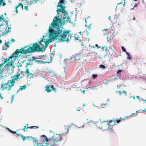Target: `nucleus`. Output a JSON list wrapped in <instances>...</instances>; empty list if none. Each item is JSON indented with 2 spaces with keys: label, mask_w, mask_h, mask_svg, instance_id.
<instances>
[{
  "label": "nucleus",
  "mask_w": 146,
  "mask_h": 146,
  "mask_svg": "<svg viewBox=\"0 0 146 146\" xmlns=\"http://www.w3.org/2000/svg\"><path fill=\"white\" fill-rule=\"evenodd\" d=\"M121 72V70H118L117 72V73L119 74V72Z\"/></svg>",
  "instance_id": "09e8293b"
},
{
  "label": "nucleus",
  "mask_w": 146,
  "mask_h": 146,
  "mask_svg": "<svg viewBox=\"0 0 146 146\" xmlns=\"http://www.w3.org/2000/svg\"><path fill=\"white\" fill-rule=\"evenodd\" d=\"M15 134L18 136H21V135H22L21 134V133H16Z\"/></svg>",
  "instance_id": "c03bdc74"
},
{
  "label": "nucleus",
  "mask_w": 146,
  "mask_h": 146,
  "mask_svg": "<svg viewBox=\"0 0 146 146\" xmlns=\"http://www.w3.org/2000/svg\"><path fill=\"white\" fill-rule=\"evenodd\" d=\"M81 33H82V32L81 31H80V32H79V34H81Z\"/></svg>",
  "instance_id": "338daca9"
},
{
  "label": "nucleus",
  "mask_w": 146,
  "mask_h": 146,
  "mask_svg": "<svg viewBox=\"0 0 146 146\" xmlns=\"http://www.w3.org/2000/svg\"><path fill=\"white\" fill-rule=\"evenodd\" d=\"M125 2L124 1V3H123V5L124 6V7L125 6Z\"/></svg>",
  "instance_id": "680f3d73"
},
{
  "label": "nucleus",
  "mask_w": 146,
  "mask_h": 146,
  "mask_svg": "<svg viewBox=\"0 0 146 146\" xmlns=\"http://www.w3.org/2000/svg\"><path fill=\"white\" fill-rule=\"evenodd\" d=\"M15 95H13L11 97V103L12 102L13 100V99L14 98Z\"/></svg>",
  "instance_id": "f704fd0d"
},
{
  "label": "nucleus",
  "mask_w": 146,
  "mask_h": 146,
  "mask_svg": "<svg viewBox=\"0 0 146 146\" xmlns=\"http://www.w3.org/2000/svg\"><path fill=\"white\" fill-rule=\"evenodd\" d=\"M36 127V128H39V127L38 126H32L31 127H27V129H33V127Z\"/></svg>",
  "instance_id": "cd10ccee"
},
{
  "label": "nucleus",
  "mask_w": 146,
  "mask_h": 146,
  "mask_svg": "<svg viewBox=\"0 0 146 146\" xmlns=\"http://www.w3.org/2000/svg\"><path fill=\"white\" fill-rule=\"evenodd\" d=\"M3 63L0 64V69H1V68L3 66Z\"/></svg>",
  "instance_id": "a18cd8bd"
},
{
  "label": "nucleus",
  "mask_w": 146,
  "mask_h": 146,
  "mask_svg": "<svg viewBox=\"0 0 146 146\" xmlns=\"http://www.w3.org/2000/svg\"><path fill=\"white\" fill-rule=\"evenodd\" d=\"M80 55H75L74 56L71 57V59L72 60H74L75 61H77L80 59Z\"/></svg>",
  "instance_id": "f8f14e48"
},
{
  "label": "nucleus",
  "mask_w": 146,
  "mask_h": 146,
  "mask_svg": "<svg viewBox=\"0 0 146 146\" xmlns=\"http://www.w3.org/2000/svg\"><path fill=\"white\" fill-rule=\"evenodd\" d=\"M65 17H62V15H60L55 17L51 25L49 28V32L50 33L49 38H51L48 40H46L44 36L43 38H41V40L39 42L41 46L37 42L33 44L32 46H25L23 47H21L20 49H17L11 55H19V54L26 55L27 53H34L36 52H43L45 50L49 43L54 40H59V41H66L69 42L71 39L72 36L70 35L69 30L64 31L63 30V28L60 25L64 24L63 20H66Z\"/></svg>",
  "instance_id": "f257e3e1"
},
{
  "label": "nucleus",
  "mask_w": 146,
  "mask_h": 146,
  "mask_svg": "<svg viewBox=\"0 0 146 146\" xmlns=\"http://www.w3.org/2000/svg\"><path fill=\"white\" fill-rule=\"evenodd\" d=\"M109 123L108 121H106V122L105 121L104 122H102L101 123V125H102V127H99V128L102 129V128L104 130H108L109 129V127H110L108 123Z\"/></svg>",
  "instance_id": "0eeeda50"
},
{
  "label": "nucleus",
  "mask_w": 146,
  "mask_h": 146,
  "mask_svg": "<svg viewBox=\"0 0 146 146\" xmlns=\"http://www.w3.org/2000/svg\"><path fill=\"white\" fill-rule=\"evenodd\" d=\"M134 114H135V113H132L131 115H130L129 116H132V115H134Z\"/></svg>",
  "instance_id": "13d9d810"
},
{
  "label": "nucleus",
  "mask_w": 146,
  "mask_h": 146,
  "mask_svg": "<svg viewBox=\"0 0 146 146\" xmlns=\"http://www.w3.org/2000/svg\"><path fill=\"white\" fill-rule=\"evenodd\" d=\"M3 15H1L0 16V21L1 20H2L3 21H4L5 19L4 18H3Z\"/></svg>",
  "instance_id": "c756f323"
},
{
  "label": "nucleus",
  "mask_w": 146,
  "mask_h": 146,
  "mask_svg": "<svg viewBox=\"0 0 146 146\" xmlns=\"http://www.w3.org/2000/svg\"><path fill=\"white\" fill-rule=\"evenodd\" d=\"M65 0H59V1L57 5L58 9L56 10V12L58 15H59L60 13H59L61 12L62 13V14H61L60 15H62V17H65L66 20H63L64 24H65L68 22L69 23L70 22L68 16V14L65 11V7L64 5L65 4Z\"/></svg>",
  "instance_id": "f03ea898"
},
{
  "label": "nucleus",
  "mask_w": 146,
  "mask_h": 146,
  "mask_svg": "<svg viewBox=\"0 0 146 146\" xmlns=\"http://www.w3.org/2000/svg\"><path fill=\"white\" fill-rule=\"evenodd\" d=\"M89 89V90H90V89H93V88H90L88 87L87 89Z\"/></svg>",
  "instance_id": "6e6d98bb"
},
{
  "label": "nucleus",
  "mask_w": 146,
  "mask_h": 146,
  "mask_svg": "<svg viewBox=\"0 0 146 146\" xmlns=\"http://www.w3.org/2000/svg\"><path fill=\"white\" fill-rule=\"evenodd\" d=\"M27 88V86L25 85H24L23 86H20V88L19 89L17 90V93L19 92L20 90H23Z\"/></svg>",
  "instance_id": "aec40b11"
},
{
  "label": "nucleus",
  "mask_w": 146,
  "mask_h": 146,
  "mask_svg": "<svg viewBox=\"0 0 146 146\" xmlns=\"http://www.w3.org/2000/svg\"><path fill=\"white\" fill-rule=\"evenodd\" d=\"M116 93H119V95H121L122 94V92L120 91H116Z\"/></svg>",
  "instance_id": "72a5a7b5"
},
{
  "label": "nucleus",
  "mask_w": 146,
  "mask_h": 146,
  "mask_svg": "<svg viewBox=\"0 0 146 146\" xmlns=\"http://www.w3.org/2000/svg\"><path fill=\"white\" fill-rule=\"evenodd\" d=\"M121 121V120H120L118 119H112L111 120H108V122L109 123H111L112 122H113L112 123H111V125L112 124V125H113V124H114L115 123H119Z\"/></svg>",
  "instance_id": "9b49d317"
},
{
  "label": "nucleus",
  "mask_w": 146,
  "mask_h": 146,
  "mask_svg": "<svg viewBox=\"0 0 146 146\" xmlns=\"http://www.w3.org/2000/svg\"><path fill=\"white\" fill-rule=\"evenodd\" d=\"M21 137L23 141H24L26 139L29 138H31L34 139L31 136H28L26 137V136H24L23 135H21Z\"/></svg>",
  "instance_id": "4be33fe9"
},
{
  "label": "nucleus",
  "mask_w": 146,
  "mask_h": 146,
  "mask_svg": "<svg viewBox=\"0 0 146 146\" xmlns=\"http://www.w3.org/2000/svg\"><path fill=\"white\" fill-rule=\"evenodd\" d=\"M2 40H1L0 39V44H1L2 43Z\"/></svg>",
  "instance_id": "0e129e2a"
},
{
  "label": "nucleus",
  "mask_w": 146,
  "mask_h": 146,
  "mask_svg": "<svg viewBox=\"0 0 146 146\" xmlns=\"http://www.w3.org/2000/svg\"><path fill=\"white\" fill-rule=\"evenodd\" d=\"M33 64V62H32L31 63L29 62L28 63L26 64L27 65H32Z\"/></svg>",
  "instance_id": "4c0bfd02"
},
{
  "label": "nucleus",
  "mask_w": 146,
  "mask_h": 146,
  "mask_svg": "<svg viewBox=\"0 0 146 146\" xmlns=\"http://www.w3.org/2000/svg\"><path fill=\"white\" fill-rule=\"evenodd\" d=\"M14 85L11 83L9 80L7 83H3L1 85V88L3 90H6L8 91L11 90L12 87L14 86Z\"/></svg>",
  "instance_id": "20e7f679"
},
{
  "label": "nucleus",
  "mask_w": 146,
  "mask_h": 146,
  "mask_svg": "<svg viewBox=\"0 0 146 146\" xmlns=\"http://www.w3.org/2000/svg\"><path fill=\"white\" fill-rule=\"evenodd\" d=\"M106 54V55H113L114 52V50L111 48H109L107 51Z\"/></svg>",
  "instance_id": "4468645a"
},
{
  "label": "nucleus",
  "mask_w": 146,
  "mask_h": 146,
  "mask_svg": "<svg viewBox=\"0 0 146 146\" xmlns=\"http://www.w3.org/2000/svg\"><path fill=\"white\" fill-rule=\"evenodd\" d=\"M20 75V74L17 73V74L14 75L13 76V78L10 80L11 82L14 85L15 83V81H19L20 78H22V77H20V78L19 77Z\"/></svg>",
  "instance_id": "423d86ee"
},
{
  "label": "nucleus",
  "mask_w": 146,
  "mask_h": 146,
  "mask_svg": "<svg viewBox=\"0 0 146 146\" xmlns=\"http://www.w3.org/2000/svg\"><path fill=\"white\" fill-rule=\"evenodd\" d=\"M3 60H2L3 63H3V64H4L6 62L9 60V58H3Z\"/></svg>",
  "instance_id": "5701e85b"
},
{
  "label": "nucleus",
  "mask_w": 146,
  "mask_h": 146,
  "mask_svg": "<svg viewBox=\"0 0 146 146\" xmlns=\"http://www.w3.org/2000/svg\"><path fill=\"white\" fill-rule=\"evenodd\" d=\"M110 132V135H111V136H114L115 134L114 133V132H113V129L111 128H110L109 127L108 129Z\"/></svg>",
  "instance_id": "6ab92c4d"
},
{
  "label": "nucleus",
  "mask_w": 146,
  "mask_h": 146,
  "mask_svg": "<svg viewBox=\"0 0 146 146\" xmlns=\"http://www.w3.org/2000/svg\"><path fill=\"white\" fill-rule=\"evenodd\" d=\"M75 39L76 40H78L80 41L83 40L84 38L81 34H78L74 36Z\"/></svg>",
  "instance_id": "1a4fd4ad"
},
{
  "label": "nucleus",
  "mask_w": 146,
  "mask_h": 146,
  "mask_svg": "<svg viewBox=\"0 0 146 146\" xmlns=\"http://www.w3.org/2000/svg\"><path fill=\"white\" fill-rule=\"evenodd\" d=\"M18 55H15V56H14V55H11V56L9 57V59H11L10 62H10L13 64L16 59L18 57Z\"/></svg>",
  "instance_id": "9d476101"
},
{
  "label": "nucleus",
  "mask_w": 146,
  "mask_h": 146,
  "mask_svg": "<svg viewBox=\"0 0 146 146\" xmlns=\"http://www.w3.org/2000/svg\"><path fill=\"white\" fill-rule=\"evenodd\" d=\"M103 104L104 105V106H106L107 104V103H106V104Z\"/></svg>",
  "instance_id": "774afa93"
},
{
  "label": "nucleus",
  "mask_w": 146,
  "mask_h": 146,
  "mask_svg": "<svg viewBox=\"0 0 146 146\" xmlns=\"http://www.w3.org/2000/svg\"><path fill=\"white\" fill-rule=\"evenodd\" d=\"M3 72V69H0V74H2Z\"/></svg>",
  "instance_id": "58836bf2"
},
{
  "label": "nucleus",
  "mask_w": 146,
  "mask_h": 146,
  "mask_svg": "<svg viewBox=\"0 0 146 146\" xmlns=\"http://www.w3.org/2000/svg\"><path fill=\"white\" fill-rule=\"evenodd\" d=\"M15 67V66H13L12 63L8 62L5 65V70L7 72H9L10 70L13 69Z\"/></svg>",
  "instance_id": "39448f33"
},
{
  "label": "nucleus",
  "mask_w": 146,
  "mask_h": 146,
  "mask_svg": "<svg viewBox=\"0 0 146 146\" xmlns=\"http://www.w3.org/2000/svg\"><path fill=\"white\" fill-rule=\"evenodd\" d=\"M46 91L48 92H49L51 91V90L50 88L48 86H46Z\"/></svg>",
  "instance_id": "b1692460"
},
{
  "label": "nucleus",
  "mask_w": 146,
  "mask_h": 146,
  "mask_svg": "<svg viewBox=\"0 0 146 146\" xmlns=\"http://www.w3.org/2000/svg\"><path fill=\"white\" fill-rule=\"evenodd\" d=\"M7 130L9 131H10V129L9 128H7Z\"/></svg>",
  "instance_id": "e2e57ef3"
},
{
  "label": "nucleus",
  "mask_w": 146,
  "mask_h": 146,
  "mask_svg": "<svg viewBox=\"0 0 146 146\" xmlns=\"http://www.w3.org/2000/svg\"><path fill=\"white\" fill-rule=\"evenodd\" d=\"M11 41L12 42H15V40L13 39H12L11 40Z\"/></svg>",
  "instance_id": "3c124183"
},
{
  "label": "nucleus",
  "mask_w": 146,
  "mask_h": 146,
  "mask_svg": "<svg viewBox=\"0 0 146 146\" xmlns=\"http://www.w3.org/2000/svg\"><path fill=\"white\" fill-rule=\"evenodd\" d=\"M99 66L100 67L104 69L105 68H106V66H105L103 65L102 64L100 65Z\"/></svg>",
  "instance_id": "473e14b6"
},
{
  "label": "nucleus",
  "mask_w": 146,
  "mask_h": 146,
  "mask_svg": "<svg viewBox=\"0 0 146 146\" xmlns=\"http://www.w3.org/2000/svg\"><path fill=\"white\" fill-rule=\"evenodd\" d=\"M11 133L13 134H15L16 133V131H12Z\"/></svg>",
  "instance_id": "de8ad7c7"
},
{
  "label": "nucleus",
  "mask_w": 146,
  "mask_h": 146,
  "mask_svg": "<svg viewBox=\"0 0 146 146\" xmlns=\"http://www.w3.org/2000/svg\"><path fill=\"white\" fill-rule=\"evenodd\" d=\"M128 116H126V117H125L124 118H121V117H120V118L119 119H122L123 120H124L125 119H127L128 118Z\"/></svg>",
  "instance_id": "e433bc0d"
},
{
  "label": "nucleus",
  "mask_w": 146,
  "mask_h": 146,
  "mask_svg": "<svg viewBox=\"0 0 146 146\" xmlns=\"http://www.w3.org/2000/svg\"><path fill=\"white\" fill-rule=\"evenodd\" d=\"M82 92L84 94L85 93V90H84L82 91Z\"/></svg>",
  "instance_id": "864d4df0"
},
{
  "label": "nucleus",
  "mask_w": 146,
  "mask_h": 146,
  "mask_svg": "<svg viewBox=\"0 0 146 146\" xmlns=\"http://www.w3.org/2000/svg\"><path fill=\"white\" fill-rule=\"evenodd\" d=\"M67 131H66V133H67L68 132V131H69V129H68V128L67 129Z\"/></svg>",
  "instance_id": "5fc2aeb1"
},
{
  "label": "nucleus",
  "mask_w": 146,
  "mask_h": 146,
  "mask_svg": "<svg viewBox=\"0 0 146 146\" xmlns=\"http://www.w3.org/2000/svg\"><path fill=\"white\" fill-rule=\"evenodd\" d=\"M9 42H5V45L7 47H9Z\"/></svg>",
  "instance_id": "2f4dec72"
},
{
  "label": "nucleus",
  "mask_w": 146,
  "mask_h": 146,
  "mask_svg": "<svg viewBox=\"0 0 146 146\" xmlns=\"http://www.w3.org/2000/svg\"><path fill=\"white\" fill-rule=\"evenodd\" d=\"M108 48L106 46H104V47H102V50H105L107 51L108 50Z\"/></svg>",
  "instance_id": "bb28decb"
},
{
  "label": "nucleus",
  "mask_w": 146,
  "mask_h": 146,
  "mask_svg": "<svg viewBox=\"0 0 146 146\" xmlns=\"http://www.w3.org/2000/svg\"><path fill=\"white\" fill-rule=\"evenodd\" d=\"M122 93H124V94L126 96H127V94H126L125 93V90H123L122 91Z\"/></svg>",
  "instance_id": "37998d69"
},
{
  "label": "nucleus",
  "mask_w": 146,
  "mask_h": 146,
  "mask_svg": "<svg viewBox=\"0 0 146 146\" xmlns=\"http://www.w3.org/2000/svg\"><path fill=\"white\" fill-rule=\"evenodd\" d=\"M21 7V9L23 10V5L21 3H19L18 5L16 7H15V10H16V12L17 13H18V11L17 10V9L18 7Z\"/></svg>",
  "instance_id": "2eb2a0df"
},
{
  "label": "nucleus",
  "mask_w": 146,
  "mask_h": 146,
  "mask_svg": "<svg viewBox=\"0 0 146 146\" xmlns=\"http://www.w3.org/2000/svg\"><path fill=\"white\" fill-rule=\"evenodd\" d=\"M25 9L27 11H28V6H25Z\"/></svg>",
  "instance_id": "49530a36"
},
{
  "label": "nucleus",
  "mask_w": 146,
  "mask_h": 146,
  "mask_svg": "<svg viewBox=\"0 0 146 146\" xmlns=\"http://www.w3.org/2000/svg\"><path fill=\"white\" fill-rule=\"evenodd\" d=\"M129 56L127 57V58L129 59V60H130L131 59V57H129V56H130V55H128Z\"/></svg>",
  "instance_id": "603ef678"
},
{
  "label": "nucleus",
  "mask_w": 146,
  "mask_h": 146,
  "mask_svg": "<svg viewBox=\"0 0 146 146\" xmlns=\"http://www.w3.org/2000/svg\"><path fill=\"white\" fill-rule=\"evenodd\" d=\"M51 88L54 92H56V89L54 88V86L53 85L51 86Z\"/></svg>",
  "instance_id": "c85d7f7f"
},
{
  "label": "nucleus",
  "mask_w": 146,
  "mask_h": 146,
  "mask_svg": "<svg viewBox=\"0 0 146 146\" xmlns=\"http://www.w3.org/2000/svg\"><path fill=\"white\" fill-rule=\"evenodd\" d=\"M122 2H121L117 4V5H119V4H122Z\"/></svg>",
  "instance_id": "4d7b16f0"
},
{
  "label": "nucleus",
  "mask_w": 146,
  "mask_h": 146,
  "mask_svg": "<svg viewBox=\"0 0 146 146\" xmlns=\"http://www.w3.org/2000/svg\"><path fill=\"white\" fill-rule=\"evenodd\" d=\"M121 49L123 51H124V52H125L126 53L127 55H130L129 53L128 52H126V49H125V48H124V47L123 46H121Z\"/></svg>",
  "instance_id": "a878e982"
},
{
  "label": "nucleus",
  "mask_w": 146,
  "mask_h": 146,
  "mask_svg": "<svg viewBox=\"0 0 146 146\" xmlns=\"http://www.w3.org/2000/svg\"><path fill=\"white\" fill-rule=\"evenodd\" d=\"M34 60L37 62V60H38L37 58H35V57H33L32 58H29L27 60L29 61V62L30 63L31 61Z\"/></svg>",
  "instance_id": "a211bd4d"
},
{
  "label": "nucleus",
  "mask_w": 146,
  "mask_h": 146,
  "mask_svg": "<svg viewBox=\"0 0 146 146\" xmlns=\"http://www.w3.org/2000/svg\"><path fill=\"white\" fill-rule=\"evenodd\" d=\"M37 58L38 62L43 64L50 63L53 59L51 55H39Z\"/></svg>",
  "instance_id": "7ed1b4c3"
},
{
  "label": "nucleus",
  "mask_w": 146,
  "mask_h": 146,
  "mask_svg": "<svg viewBox=\"0 0 146 146\" xmlns=\"http://www.w3.org/2000/svg\"><path fill=\"white\" fill-rule=\"evenodd\" d=\"M56 135L57 136V137L55 136V137L53 138V139H55L56 138V139H58V138H57V137H60V135Z\"/></svg>",
  "instance_id": "a19ab883"
},
{
  "label": "nucleus",
  "mask_w": 146,
  "mask_h": 146,
  "mask_svg": "<svg viewBox=\"0 0 146 146\" xmlns=\"http://www.w3.org/2000/svg\"><path fill=\"white\" fill-rule=\"evenodd\" d=\"M25 74H27V77H28L31 75L32 76L33 75L32 73H29V70L28 68H27L26 69V70L25 72Z\"/></svg>",
  "instance_id": "412c9836"
},
{
  "label": "nucleus",
  "mask_w": 146,
  "mask_h": 146,
  "mask_svg": "<svg viewBox=\"0 0 146 146\" xmlns=\"http://www.w3.org/2000/svg\"><path fill=\"white\" fill-rule=\"evenodd\" d=\"M42 137H43L44 138V141H46L47 142H48L49 143V141H50V140H52L53 141H54V139H53V138H51L50 139H48L47 137L45 135H42L41 136Z\"/></svg>",
  "instance_id": "dca6fc26"
},
{
  "label": "nucleus",
  "mask_w": 146,
  "mask_h": 146,
  "mask_svg": "<svg viewBox=\"0 0 146 146\" xmlns=\"http://www.w3.org/2000/svg\"><path fill=\"white\" fill-rule=\"evenodd\" d=\"M137 3H135V5H134V7H135L136 6H137Z\"/></svg>",
  "instance_id": "052dcab7"
},
{
  "label": "nucleus",
  "mask_w": 146,
  "mask_h": 146,
  "mask_svg": "<svg viewBox=\"0 0 146 146\" xmlns=\"http://www.w3.org/2000/svg\"><path fill=\"white\" fill-rule=\"evenodd\" d=\"M27 127L26 128V126H24V128H23V131H24V132H25V131H27Z\"/></svg>",
  "instance_id": "7c9ffc66"
},
{
  "label": "nucleus",
  "mask_w": 146,
  "mask_h": 146,
  "mask_svg": "<svg viewBox=\"0 0 146 146\" xmlns=\"http://www.w3.org/2000/svg\"><path fill=\"white\" fill-rule=\"evenodd\" d=\"M135 19V17H133L132 19V20H134Z\"/></svg>",
  "instance_id": "bf43d9fd"
},
{
  "label": "nucleus",
  "mask_w": 146,
  "mask_h": 146,
  "mask_svg": "<svg viewBox=\"0 0 146 146\" xmlns=\"http://www.w3.org/2000/svg\"><path fill=\"white\" fill-rule=\"evenodd\" d=\"M61 137H60V138L59 139H56V138L54 140V141H52V140H50V141H49V143L46 146H57L55 145V142H56L58 141H60L61 139Z\"/></svg>",
  "instance_id": "6e6552de"
},
{
  "label": "nucleus",
  "mask_w": 146,
  "mask_h": 146,
  "mask_svg": "<svg viewBox=\"0 0 146 146\" xmlns=\"http://www.w3.org/2000/svg\"><path fill=\"white\" fill-rule=\"evenodd\" d=\"M96 47H97L98 49H99V48H101V46H99L98 45L96 44L95 45Z\"/></svg>",
  "instance_id": "ea45409f"
},
{
  "label": "nucleus",
  "mask_w": 146,
  "mask_h": 146,
  "mask_svg": "<svg viewBox=\"0 0 146 146\" xmlns=\"http://www.w3.org/2000/svg\"><path fill=\"white\" fill-rule=\"evenodd\" d=\"M8 21H6V25H7V27H6L5 28V30L4 31V33L5 34H7L9 32V29H11V27H8Z\"/></svg>",
  "instance_id": "ddd939ff"
},
{
  "label": "nucleus",
  "mask_w": 146,
  "mask_h": 146,
  "mask_svg": "<svg viewBox=\"0 0 146 146\" xmlns=\"http://www.w3.org/2000/svg\"><path fill=\"white\" fill-rule=\"evenodd\" d=\"M21 73H22V74H23V73H24V72L22 71H21Z\"/></svg>",
  "instance_id": "69168bd1"
},
{
  "label": "nucleus",
  "mask_w": 146,
  "mask_h": 146,
  "mask_svg": "<svg viewBox=\"0 0 146 146\" xmlns=\"http://www.w3.org/2000/svg\"><path fill=\"white\" fill-rule=\"evenodd\" d=\"M0 98L2 100L3 99V97L2 96V94L0 92Z\"/></svg>",
  "instance_id": "79ce46f5"
},
{
  "label": "nucleus",
  "mask_w": 146,
  "mask_h": 146,
  "mask_svg": "<svg viewBox=\"0 0 146 146\" xmlns=\"http://www.w3.org/2000/svg\"><path fill=\"white\" fill-rule=\"evenodd\" d=\"M3 3L2 6H4L6 5V3L4 2V0H0V5Z\"/></svg>",
  "instance_id": "393cba45"
},
{
  "label": "nucleus",
  "mask_w": 146,
  "mask_h": 146,
  "mask_svg": "<svg viewBox=\"0 0 146 146\" xmlns=\"http://www.w3.org/2000/svg\"><path fill=\"white\" fill-rule=\"evenodd\" d=\"M38 0H26V3L29 5L31 4L32 3H35Z\"/></svg>",
  "instance_id": "f3484780"
},
{
  "label": "nucleus",
  "mask_w": 146,
  "mask_h": 146,
  "mask_svg": "<svg viewBox=\"0 0 146 146\" xmlns=\"http://www.w3.org/2000/svg\"><path fill=\"white\" fill-rule=\"evenodd\" d=\"M98 76V75L96 74H94L92 75L93 78L95 79Z\"/></svg>",
  "instance_id": "c9c22d12"
},
{
  "label": "nucleus",
  "mask_w": 146,
  "mask_h": 146,
  "mask_svg": "<svg viewBox=\"0 0 146 146\" xmlns=\"http://www.w3.org/2000/svg\"><path fill=\"white\" fill-rule=\"evenodd\" d=\"M137 98H138L139 100L140 99V96H137Z\"/></svg>",
  "instance_id": "8fccbe9b"
}]
</instances>
